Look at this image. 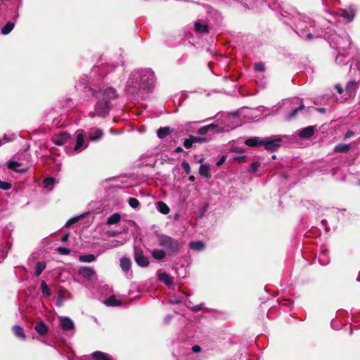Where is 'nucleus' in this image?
<instances>
[{"mask_svg": "<svg viewBox=\"0 0 360 360\" xmlns=\"http://www.w3.org/2000/svg\"><path fill=\"white\" fill-rule=\"evenodd\" d=\"M315 131L314 126H308L304 129H302L298 132V136L302 139H309L311 137Z\"/></svg>", "mask_w": 360, "mask_h": 360, "instance_id": "11", "label": "nucleus"}, {"mask_svg": "<svg viewBox=\"0 0 360 360\" xmlns=\"http://www.w3.org/2000/svg\"><path fill=\"white\" fill-rule=\"evenodd\" d=\"M117 234H118V233H117V232H116V231H112V232H110V233H109V236H112V237H114V236H116Z\"/></svg>", "mask_w": 360, "mask_h": 360, "instance_id": "58", "label": "nucleus"}, {"mask_svg": "<svg viewBox=\"0 0 360 360\" xmlns=\"http://www.w3.org/2000/svg\"><path fill=\"white\" fill-rule=\"evenodd\" d=\"M355 81H349L346 86V91L349 96H351L354 92Z\"/></svg>", "mask_w": 360, "mask_h": 360, "instance_id": "36", "label": "nucleus"}, {"mask_svg": "<svg viewBox=\"0 0 360 360\" xmlns=\"http://www.w3.org/2000/svg\"><path fill=\"white\" fill-rule=\"evenodd\" d=\"M210 167L209 165H201L199 168V174L200 176L205 177L207 179H210L212 177L210 173Z\"/></svg>", "mask_w": 360, "mask_h": 360, "instance_id": "17", "label": "nucleus"}, {"mask_svg": "<svg viewBox=\"0 0 360 360\" xmlns=\"http://www.w3.org/2000/svg\"><path fill=\"white\" fill-rule=\"evenodd\" d=\"M3 144L2 139H0V146Z\"/></svg>", "mask_w": 360, "mask_h": 360, "instance_id": "62", "label": "nucleus"}, {"mask_svg": "<svg viewBox=\"0 0 360 360\" xmlns=\"http://www.w3.org/2000/svg\"><path fill=\"white\" fill-rule=\"evenodd\" d=\"M152 256L155 259H162L166 257V252L160 249H154L152 252Z\"/></svg>", "mask_w": 360, "mask_h": 360, "instance_id": "27", "label": "nucleus"}, {"mask_svg": "<svg viewBox=\"0 0 360 360\" xmlns=\"http://www.w3.org/2000/svg\"><path fill=\"white\" fill-rule=\"evenodd\" d=\"M141 88L139 83L135 82L134 84L132 85H128L127 91L128 93L131 94H138L139 89Z\"/></svg>", "mask_w": 360, "mask_h": 360, "instance_id": "33", "label": "nucleus"}, {"mask_svg": "<svg viewBox=\"0 0 360 360\" xmlns=\"http://www.w3.org/2000/svg\"><path fill=\"white\" fill-rule=\"evenodd\" d=\"M15 24L13 22H8L1 29V34L6 35L9 34L14 28Z\"/></svg>", "mask_w": 360, "mask_h": 360, "instance_id": "28", "label": "nucleus"}, {"mask_svg": "<svg viewBox=\"0 0 360 360\" xmlns=\"http://www.w3.org/2000/svg\"><path fill=\"white\" fill-rule=\"evenodd\" d=\"M340 15L350 22L354 19L355 12L352 8L345 9L342 11Z\"/></svg>", "mask_w": 360, "mask_h": 360, "instance_id": "20", "label": "nucleus"}, {"mask_svg": "<svg viewBox=\"0 0 360 360\" xmlns=\"http://www.w3.org/2000/svg\"><path fill=\"white\" fill-rule=\"evenodd\" d=\"M272 159H276V155H274L272 156Z\"/></svg>", "mask_w": 360, "mask_h": 360, "instance_id": "63", "label": "nucleus"}, {"mask_svg": "<svg viewBox=\"0 0 360 360\" xmlns=\"http://www.w3.org/2000/svg\"><path fill=\"white\" fill-rule=\"evenodd\" d=\"M226 156L225 155H222L220 159L217 162V166H221L222 165L225 161H226Z\"/></svg>", "mask_w": 360, "mask_h": 360, "instance_id": "48", "label": "nucleus"}, {"mask_svg": "<svg viewBox=\"0 0 360 360\" xmlns=\"http://www.w3.org/2000/svg\"><path fill=\"white\" fill-rule=\"evenodd\" d=\"M134 259L137 264L141 267H146L149 264V261L147 257L143 255V253L141 250H137L136 248H134Z\"/></svg>", "mask_w": 360, "mask_h": 360, "instance_id": "7", "label": "nucleus"}, {"mask_svg": "<svg viewBox=\"0 0 360 360\" xmlns=\"http://www.w3.org/2000/svg\"><path fill=\"white\" fill-rule=\"evenodd\" d=\"M156 205H157V209L160 212H161L164 214H167L169 212L170 209L165 202H164L162 201H158L156 203Z\"/></svg>", "mask_w": 360, "mask_h": 360, "instance_id": "24", "label": "nucleus"}, {"mask_svg": "<svg viewBox=\"0 0 360 360\" xmlns=\"http://www.w3.org/2000/svg\"><path fill=\"white\" fill-rule=\"evenodd\" d=\"M4 139L6 140L7 141H10V139L7 138V136L6 134H4Z\"/></svg>", "mask_w": 360, "mask_h": 360, "instance_id": "60", "label": "nucleus"}, {"mask_svg": "<svg viewBox=\"0 0 360 360\" xmlns=\"http://www.w3.org/2000/svg\"><path fill=\"white\" fill-rule=\"evenodd\" d=\"M96 98H101L103 100L109 101L110 103L111 100H114L117 97L116 90L112 87H108L103 89H101L98 92L94 94Z\"/></svg>", "mask_w": 360, "mask_h": 360, "instance_id": "4", "label": "nucleus"}, {"mask_svg": "<svg viewBox=\"0 0 360 360\" xmlns=\"http://www.w3.org/2000/svg\"><path fill=\"white\" fill-rule=\"evenodd\" d=\"M255 70L259 72H264L266 68L263 63L259 62L255 64Z\"/></svg>", "mask_w": 360, "mask_h": 360, "instance_id": "43", "label": "nucleus"}, {"mask_svg": "<svg viewBox=\"0 0 360 360\" xmlns=\"http://www.w3.org/2000/svg\"><path fill=\"white\" fill-rule=\"evenodd\" d=\"M128 203L132 208L134 209H136L140 205V202L138 200V199L133 197L129 198Z\"/></svg>", "mask_w": 360, "mask_h": 360, "instance_id": "40", "label": "nucleus"}, {"mask_svg": "<svg viewBox=\"0 0 360 360\" xmlns=\"http://www.w3.org/2000/svg\"><path fill=\"white\" fill-rule=\"evenodd\" d=\"M246 156H240L235 158V160L239 162H243L245 161Z\"/></svg>", "mask_w": 360, "mask_h": 360, "instance_id": "53", "label": "nucleus"}, {"mask_svg": "<svg viewBox=\"0 0 360 360\" xmlns=\"http://www.w3.org/2000/svg\"><path fill=\"white\" fill-rule=\"evenodd\" d=\"M192 351L195 353L200 352H201V347L198 345H195L192 347Z\"/></svg>", "mask_w": 360, "mask_h": 360, "instance_id": "50", "label": "nucleus"}, {"mask_svg": "<svg viewBox=\"0 0 360 360\" xmlns=\"http://www.w3.org/2000/svg\"><path fill=\"white\" fill-rule=\"evenodd\" d=\"M131 262L130 259L127 257H122L120 259V267L122 268V271L124 272H127L131 269Z\"/></svg>", "mask_w": 360, "mask_h": 360, "instance_id": "23", "label": "nucleus"}, {"mask_svg": "<svg viewBox=\"0 0 360 360\" xmlns=\"http://www.w3.org/2000/svg\"><path fill=\"white\" fill-rule=\"evenodd\" d=\"M96 260V257L93 254H87L79 257V261L81 262H92Z\"/></svg>", "mask_w": 360, "mask_h": 360, "instance_id": "31", "label": "nucleus"}, {"mask_svg": "<svg viewBox=\"0 0 360 360\" xmlns=\"http://www.w3.org/2000/svg\"><path fill=\"white\" fill-rule=\"evenodd\" d=\"M103 132L100 129H96L95 130L91 131L89 134V139L92 141H96L101 139L103 136Z\"/></svg>", "mask_w": 360, "mask_h": 360, "instance_id": "19", "label": "nucleus"}, {"mask_svg": "<svg viewBox=\"0 0 360 360\" xmlns=\"http://www.w3.org/2000/svg\"><path fill=\"white\" fill-rule=\"evenodd\" d=\"M84 143V135L82 132H79V131H77V138H76V145L74 147V150L75 151L79 150L83 146Z\"/></svg>", "mask_w": 360, "mask_h": 360, "instance_id": "22", "label": "nucleus"}, {"mask_svg": "<svg viewBox=\"0 0 360 360\" xmlns=\"http://www.w3.org/2000/svg\"><path fill=\"white\" fill-rule=\"evenodd\" d=\"M121 219V215L119 213H114L110 215L106 221L108 225H112L117 224Z\"/></svg>", "mask_w": 360, "mask_h": 360, "instance_id": "25", "label": "nucleus"}, {"mask_svg": "<svg viewBox=\"0 0 360 360\" xmlns=\"http://www.w3.org/2000/svg\"><path fill=\"white\" fill-rule=\"evenodd\" d=\"M203 161H204V158H200V159L199 160V161H198V162H199L200 163H202V162H203Z\"/></svg>", "mask_w": 360, "mask_h": 360, "instance_id": "61", "label": "nucleus"}, {"mask_svg": "<svg viewBox=\"0 0 360 360\" xmlns=\"http://www.w3.org/2000/svg\"><path fill=\"white\" fill-rule=\"evenodd\" d=\"M34 330L41 336H44L48 333V327L43 321H39L36 323Z\"/></svg>", "mask_w": 360, "mask_h": 360, "instance_id": "13", "label": "nucleus"}, {"mask_svg": "<svg viewBox=\"0 0 360 360\" xmlns=\"http://www.w3.org/2000/svg\"><path fill=\"white\" fill-rule=\"evenodd\" d=\"M202 306H203L202 304H198V305H195V306L192 307L191 310L193 311L197 312V311H200V310H201L202 309Z\"/></svg>", "mask_w": 360, "mask_h": 360, "instance_id": "49", "label": "nucleus"}, {"mask_svg": "<svg viewBox=\"0 0 360 360\" xmlns=\"http://www.w3.org/2000/svg\"><path fill=\"white\" fill-rule=\"evenodd\" d=\"M193 144V141H191V136H189V138L186 139L184 141V146L187 149L192 148Z\"/></svg>", "mask_w": 360, "mask_h": 360, "instance_id": "45", "label": "nucleus"}, {"mask_svg": "<svg viewBox=\"0 0 360 360\" xmlns=\"http://www.w3.org/2000/svg\"><path fill=\"white\" fill-rule=\"evenodd\" d=\"M259 167H260L259 162H254L250 165L248 172H252V173H255Z\"/></svg>", "mask_w": 360, "mask_h": 360, "instance_id": "42", "label": "nucleus"}, {"mask_svg": "<svg viewBox=\"0 0 360 360\" xmlns=\"http://www.w3.org/2000/svg\"><path fill=\"white\" fill-rule=\"evenodd\" d=\"M181 167L184 169L186 174H189L191 173V167L187 162H182Z\"/></svg>", "mask_w": 360, "mask_h": 360, "instance_id": "46", "label": "nucleus"}, {"mask_svg": "<svg viewBox=\"0 0 360 360\" xmlns=\"http://www.w3.org/2000/svg\"><path fill=\"white\" fill-rule=\"evenodd\" d=\"M195 178L194 176H190L188 178V180L192 182H193L195 181Z\"/></svg>", "mask_w": 360, "mask_h": 360, "instance_id": "59", "label": "nucleus"}, {"mask_svg": "<svg viewBox=\"0 0 360 360\" xmlns=\"http://www.w3.org/2000/svg\"><path fill=\"white\" fill-rule=\"evenodd\" d=\"M281 139H273L272 137H266L262 139V146H264L266 150L274 152L276 151L281 146L280 142Z\"/></svg>", "mask_w": 360, "mask_h": 360, "instance_id": "5", "label": "nucleus"}, {"mask_svg": "<svg viewBox=\"0 0 360 360\" xmlns=\"http://www.w3.org/2000/svg\"><path fill=\"white\" fill-rule=\"evenodd\" d=\"M335 88L340 94H342L343 88L342 87L341 84H336L335 86Z\"/></svg>", "mask_w": 360, "mask_h": 360, "instance_id": "51", "label": "nucleus"}, {"mask_svg": "<svg viewBox=\"0 0 360 360\" xmlns=\"http://www.w3.org/2000/svg\"><path fill=\"white\" fill-rule=\"evenodd\" d=\"M69 237H70V233H68L65 234V235L61 238V241H62V242H63V243H65V242L68 241V239H69Z\"/></svg>", "mask_w": 360, "mask_h": 360, "instance_id": "54", "label": "nucleus"}, {"mask_svg": "<svg viewBox=\"0 0 360 360\" xmlns=\"http://www.w3.org/2000/svg\"><path fill=\"white\" fill-rule=\"evenodd\" d=\"M98 101L95 105V112L97 115L100 117H106L111 108L110 103L109 101L97 98Z\"/></svg>", "mask_w": 360, "mask_h": 360, "instance_id": "3", "label": "nucleus"}, {"mask_svg": "<svg viewBox=\"0 0 360 360\" xmlns=\"http://www.w3.org/2000/svg\"><path fill=\"white\" fill-rule=\"evenodd\" d=\"M139 77V84L141 88L150 90L154 87L155 75L153 72L149 70L143 71L141 72Z\"/></svg>", "mask_w": 360, "mask_h": 360, "instance_id": "2", "label": "nucleus"}, {"mask_svg": "<svg viewBox=\"0 0 360 360\" xmlns=\"http://www.w3.org/2000/svg\"><path fill=\"white\" fill-rule=\"evenodd\" d=\"M55 182L56 179L53 177H46L43 181L45 188H49L50 186L53 185Z\"/></svg>", "mask_w": 360, "mask_h": 360, "instance_id": "39", "label": "nucleus"}, {"mask_svg": "<svg viewBox=\"0 0 360 360\" xmlns=\"http://www.w3.org/2000/svg\"><path fill=\"white\" fill-rule=\"evenodd\" d=\"M174 129L169 127H160L157 130V136L159 139H164L167 136L171 134Z\"/></svg>", "mask_w": 360, "mask_h": 360, "instance_id": "14", "label": "nucleus"}, {"mask_svg": "<svg viewBox=\"0 0 360 360\" xmlns=\"http://www.w3.org/2000/svg\"><path fill=\"white\" fill-rule=\"evenodd\" d=\"M351 148L349 144L340 143L334 148L335 153H347Z\"/></svg>", "mask_w": 360, "mask_h": 360, "instance_id": "26", "label": "nucleus"}, {"mask_svg": "<svg viewBox=\"0 0 360 360\" xmlns=\"http://www.w3.org/2000/svg\"><path fill=\"white\" fill-rule=\"evenodd\" d=\"M78 274L84 278L89 280L96 275V271L91 267L82 266L78 270Z\"/></svg>", "mask_w": 360, "mask_h": 360, "instance_id": "10", "label": "nucleus"}, {"mask_svg": "<svg viewBox=\"0 0 360 360\" xmlns=\"http://www.w3.org/2000/svg\"><path fill=\"white\" fill-rule=\"evenodd\" d=\"M94 360H112V358L108 354L101 351H96L92 353Z\"/></svg>", "mask_w": 360, "mask_h": 360, "instance_id": "18", "label": "nucleus"}, {"mask_svg": "<svg viewBox=\"0 0 360 360\" xmlns=\"http://www.w3.org/2000/svg\"><path fill=\"white\" fill-rule=\"evenodd\" d=\"M222 131L221 127H220L218 124H210L207 126H204L197 130V134L200 135H205L209 131L213 132H221Z\"/></svg>", "mask_w": 360, "mask_h": 360, "instance_id": "8", "label": "nucleus"}, {"mask_svg": "<svg viewBox=\"0 0 360 360\" xmlns=\"http://www.w3.org/2000/svg\"><path fill=\"white\" fill-rule=\"evenodd\" d=\"M56 252L62 255H68L70 254V249L65 247H58L56 248Z\"/></svg>", "mask_w": 360, "mask_h": 360, "instance_id": "41", "label": "nucleus"}, {"mask_svg": "<svg viewBox=\"0 0 360 360\" xmlns=\"http://www.w3.org/2000/svg\"><path fill=\"white\" fill-rule=\"evenodd\" d=\"M12 331L16 337L20 338L22 340H25L26 335L24 332V329L21 326L18 325L13 326Z\"/></svg>", "mask_w": 360, "mask_h": 360, "instance_id": "16", "label": "nucleus"}, {"mask_svg": "<svg viewBox=\"0 0 360 360\" xmlns=\"http://www.w3.org/2000/svg\"><path fill=\"white\" fill-rule=\"evenodd\" d=\"M174 152L175 153H181V152H184V149L181 146H179L175 148Z\"/></svg>", "mask_w": 360, "mask_h": 360, "instance_id": "55", "label": "nucleus"}, {"mask_svg": "<svg viewBox=\"0 0 360 360\" xmlns=\"http://www.w3.org/2000/svg\"><path fill=\"white\" fill-rule=\"evenodd\" d=\"M158 278L166 285L169 286L173 283V280L170 276L166 272H162L158 274Z\"/></svg>", "mask_w": 360, "mask_h": 360, "instance_id": "21", "label": "nucleus"}, {"mask_svg": "<svg viewBox=\"0 0 360 360\" xmlns=\"http://www.w3.org/2000/svg\"><path fill=\"white\" fill-rule=\"evenodd\" d=\"M41 288L44 297H49L51 295V291L44 281H42L41 283Z\"/></svg>", "mask_w": 360, "mask_h": 360, "instance_id": "32", "label": "nucleus"}, {"mask_svg": "<svg viewBox=\"0 0 360 360\" xmlns=\"http://www.w3.org/2000/svg\"><path fill=\"white\" fill-rule=\"evenodd\" d=\"M11 188V184L0 180V189L6 191Z\"/></svg>", "mask_w": 360, "mask_h": 360, "instance_id": "44", "label": "nucleus"}, {"mask_svg": "<svg viewBox=\"0 0 360 360\" xmlns=\"http://www.w3.org/2000/svg\"><path fill=\"white\" fill-rule=\"evenodd\" d=\"M306 38H307V39H308V40L312 39H313V35H312V34L309 33V34L306 36Z\"/></svg>", "mask_w": 360, "mask_h": 360, "instance_id": "57", "label": "nucleus"}, {"mask_svg": "<svg viewBox=\"0 0 360 360\" xmlns=\"http://www.w3.org/2000/svg\"><path fill=\"white\" fill-rule=\"evenodd\" d=\"M245 143L247 146H248L249 147H255V146H262V139H261L259 137H257V136L251 137V138L248 139L245 141Z\"/></svg>", "mask_w": 360, "mask_h": 360, "instance_id": "15", "label": "nucleus"}, {"mask_svg": "<svg viewBox=\"0 0 360 360\" xmlns=\"http://www.w3.org/2000/svg\"><path fill=\"white\" fill-rule=\"evenodd\" d=\"M195 30L196 32H200V33H208L209 32L208 26L206 25H202L199 22H196L195 23Z\"/></svg>", "mask_w": 360, "mask_h": 360, "instance_id": "30", "label": "nucleus"}, {"mask_svg": "<svg viewBox=\"0 0 360 360\" xmlns=\"http://www.w3.org/2000/svg\"><path fill=\"white\" fill-rule=\"evenodd\" d=\"M105 304L107 306H119L121 304V302L115 298V295L110 296L107 300H105Z\"/></svg>", "mask_w": 360, "mask_h": 360, "instance_id": "29", "label": "nucleus"}, {"mask_svg": "<svg viewBox=\"0 0 360 360\" xmlns=\"http://www.w3.org/2000/svg\"><path fill=\"white\" fill-rule=\"evenodd\" d=\"M45 268L46 264L44 262H37L35 266V276H39V275H41V274L42 273Z\"/></svg>", "mask_w": 360, "mask_h": 360, "instance_id": "35", "label": "nucleus"}, {"mask_svg": "<svg viewBox=\"0 0 360 360\" xmlns=\"http://www.w3.org/2000/svg\"><path fill=\"white\" fill-rule=\"evenodd\" d=\"M70 139V135L67 131H60L56 134L52 140L55 145L63 146Z\"/></svg>", "mask_w": 360, "mask_h": 360, "instance_id": "6", "label": "nucleus"}, {"mask_svg": "<svg viewBox=\"0 0 360 360\" xmlns=\"http://www.w3.org/2000/svg\"><path fill=\"white\" fill-rule=\"evenodd\" d=\"M159 243L160 246L165 247L172 253H176L180 250L179 241L168 236H160L159 237Z\"/></svg>", "mask_w": 360, "mask_h": 360, "instance_id": "1", "label": "nucleus"}, {"mask_svg": "<svg viewBox=\"0 0 360 360\" xmlns=\"http://www.w3.org/2000/svg\"><path fill=\"white\" fill-rule=\"evenodd\" d=\"M60 326L64 330H70L74 328L73 321L68 317L60 318Z\"/></svg>", "mask_w": 360, "mask_h": 360, "instance_id": "12", "label": "nucleus"}, {"mask_svg": "<svg viewBox=\"0 0 360 360\" xmlns=\"http://www.w3.org/2000/svg\"><path fill=\"white\" fill-rule=\"evenodd\" d=\"M80 219V217H74V218H72L70 219V220H68L65 224V226L66 227H69L70 226H71L72 224L77 222Z\"/></svg>", "mask_w": 360, "mask_h": 360, "instance_id": "47", "label": "nucleus"}, {"mask_svg": "<svg viewBox=\"0 0 360 360\" xmlns=\"http://www.w3.org/2000/svg\"><path fill=\"white\" fill-rule=\"evenodd\" d=\"M190 136L191 137V141H193V143H202L208 141V139L206 137L195 136H193V135H190Z\"/></svg>", "mask_w": 360, "mask_h": 360, "instance_id": "38", "label": "nucleus"}, {"mask_svg": "<svg viewBox=\"0 0 360 360\" xmlns=\"http://www.w3.org/2000/svg\"><path fill=\"white\" fill-rule=\"evenodd\" d=\"M305 108V106L303 105V104H301L299 107H297V108L292 110L288 115H287V119L288 120H290L293 117H295L297 113L300 111H302L304 110Z\"/></svg>", "mask_w": 360, "mask_h": 360, "instance_id": "34", "label": "nucleus"}, {"mask_svg": "<svg viewBox=\"0 0 360 360\" xmlns=\"http://www.w3.org/2000/svg\"><path fill=\"white\" fill-rule=\"evenodd\" d=\"M354 135V133L352 131H347L345 135V139H349L350 137L353 136Z\"/></svg>", "mask_w": 360, "mask_h": 360, "instance_id": "52", "label": "nucleus"}, {"mask_svg": "<svg viewBox=\"0 0 360 360\" xmlns=\"http://www.w3.org/2000/svg\"><path fill=\"white\" fill-rule=\"evenodd\" d=\"M190 247L195 250H202L205 245L202 241H194L190 243Z\"/></svg>", "mask_w": 360, "mask_h": 360, "instance_id": "37", "label": "nucleus"}, {"mask_svg": "<svg viewBox=\"0 0 360 360\" xmlns=\"http://www.w3.org/2000/svg\"><path fill=\"white\" fill-rule=\"evenodd\" d=\"M6 166L8 169L15 172L22 174L27 172V169H19V167L22 166V163L17 161L10 160L6 162Z\"/></svg>", "mask_w": 360, "mask_h": 360, "instance_id": "9", "label": "nucleus"}, {"mask_svg": "<svg viewBox=\"0 0 360 360\" xmlns=\"http://www.w3.org/2000/svg\"><path fill=\"white\" fill-rule=\"evenodd\" d=\"M315 109L317 111L320 112H326V109L324 108H316Z\"/></svg>", "mask_w": 360, "mask_h": 360, "instance_id": "56", "label": "nucleus"}]
</instances>
